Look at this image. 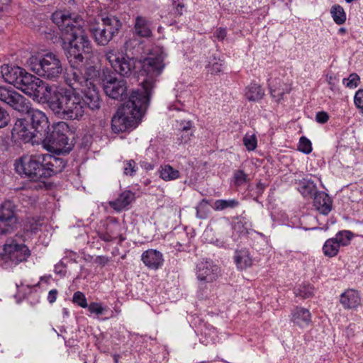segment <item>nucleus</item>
Wrapping results in <instances>:
<instances>
[{
    "instance_id": "nucleus-41",
    "label": "nucleus",
    "mask_w": 363,
    "mask_h": 363,
    "mask_svg": "<svg viewBox=\"0 0 363 363\" xmlns=\"http://www.w3.org/2000/svg\"><path fill=\"white\" fill-rule=\"evenodd\" d=\"M73 302L77 303L82 308H86L88 306L84 294L80 291H77L74 294Z\"/></svg>"
},
{
    "instance_id": "nucleus-36",
    "label": "nucleus",
    "mask_w": 363,
    "mask_h": 363,
    "mask_svg": "<svg viewBox=\"0 0 363 363\" xmlns=\"http://www.w3.org/2000/svg\"><path fill=\"white\" fill-rule=\"evenodd\" d=\"M243 144L249 151H252L257 147V138L255 134H246L243 138Z\"/></svg>"
},
{
    "instance_id": "nucleus-51",
    "label": "nucleus",
    "mask_w": 363,
    "mask_h": 363,
    "mask_svg": "<svg viewBox=\"0 0 363 363\" xmlns=\"http://www.w3.org/2000/svg\"><path fill=\"white\" fill-rule=\"evenodd\" d=\"M270 90L272 97L276 100V101L279 102L284 96L281 94V91H277V86L273 85H271Z\"/></svg>"
},
{
    "instance_id": "nucleus-9",
    "label": "nucleus",
    "mask_w": 363,
    "mask_h": 363,
    "mask_svg": "<svg viewBox=\"0 0 363 363\" xmlns=\"http://www.w3.org/2000/svg\"><path fill=\"white\" fill-rule=\"evenodd\" d=\"M122 27V23L115 16L102 17L101 21L91 23L89 31L95 42L102 46L108 43L116 36Z\"/></svg>"
},
{
    "instance_id": "nucleus-28",
    "label": "nucleus",
    "mask_w": 363,
    "mask_h": 363,
    "mask_svg": "<svg viewBox=\"0 0 363 363\" xmlns=\"http://www.w3.org/2000/svg\"><path fill=\"white\" fill-rule=\"evenodd\" d=\"M298 191L304 197H313L317 192L315 183L308 179H303L298 183Z\"/></svg>"
},
{
    "instance_id": "nucleus-49",
    "label": "nucleus",
    "mask_w": 363,
    "mask_h": 363,
    "mask_svg": "<svg viewBox=\"0 0 363 363\" xmlns=\"http://www.w3.org/2000/svg\"><path fill=\"white\" fill-rule=\"evenodd\" d=\"M273 86H277V91H281L282 95H284L286 93H289L291 89L290 85L281 82H279L275 84H273Z\"/></svg>"
},
{
    "instance_id": "nucleus-58",
    "label": "nucleus",
    "mask_w": 363,
    "mask_h": 363,
    "mask_svg": "<svg viewBox=\"0 0 363 363\" xmlns=\"http://www.w3.org/2000/svg\"><path fill=\"white\" fill-rule=\"evenodd\" d=\"M11 2V0H0V11L4 9V6H8Z\"/></svg>"
},
{
    "instance_id": "nucleus-40",
    "label": "nucleus",
    "mask_w": 363,
    "mask_h": 363,
    "mask_svg": "<svg viewBox=\"0 0 363 363\" xmlns=\"http://www.w3.org/2000/svg\"><path fill=\"white\" fill-rule=\"evenodd\" d=\"M11 121V117L8 111L0 106V128L6 127Z\"/></svg>"
},
{
    "instance_id": "nucleus-3",
    "label": "nucleus",
    "mask_w": 363,
    "mask_h": 363,
    "mask_svg": "<svg viewBox=\"0 0 363 363\" xmlns=\"http://www.w3.org/2000/svg\"><path fill=\"white\" fill-rule=\"evenodd\" d=\"M149 102L147 97L138 91H133L129 99L123 104L113 116L111 128L116 133L135 127L146 111Z\"/></svg>"
},
{
    "instance_id": "nucleus-50",
    "label": "nucleus",
    "mask_w": 363,
    "mask_h": 363,
    "mask_svg": "<svg viewBox=\"0 0 363 363\" xmlns=\"http://www.w3.org/2000/svg\"><path fill=\"white\" fill-rule=\"evenodd\" d=\"M87 307L89 308V311L91 313H94L96 314H102L103 313V311H104L103 307L97 303H91Z\"/></svg>"
},
{
    "instance_id": "nucleus-10",
    "label": "nucleus",
    "mask_w": 363,
    "mask_h": 363,
    "mask_svg": "<svg viewBox=\"0 0 363 363\" xmlns=\"http://www.w3.org/2000/svg\"><path fill=\"white\" fill-rule=\"evenodd\" d=\"M15 169L19 174H24L31 180L44 178L43 157L40 155L24 156L16 163Z\"/></svg>"
},
{
    "instance_id": "nucleus-60",
    "label": "nucleus",
    "mask_w": 363,
    "mask_h": 363,
    "mask_svg": "<svg viewBox=\"0 0 363 363\" xmlns=\"http://www.w3.org/2000/svg\"><path fill=\"white\" fill-rule=\"evenodd\" d=\"M118 355H114V360L116 363H118Z\"/></svg>"
},
{
    "instance_id": "nucleus-12",
    "label": "nucleus",
    "mask_w": 363,
    "mask_h": 363,
    "mask_svg": "<svg viewBox=\"0 0 363 363\" xmlns=\"http://www.w3.org/2000/svg\"><path fill=\"white\" fill-rule=\"evenodd\" d=\"M101 82L105 94L110 98L123 100L127 96V82L115 74H103Z\"/></svg>"
},
{
    "instance_id": "nucleus-20",
    "label": "nucleus",
    "mask_w": 363,
    "mask_h": 363,
    "mask_svg": "<svg viewBox=\"0 0 363 363\" xmlns=\"http://www.w3.org/2000/svg\"><path fill=\"white\" fill-rule=\"evenodd\" d=\"M1 73L6 82L13 84L16 87L21 74L24 73V69L19 67H10L4 65L1 66Z\"/></svg>"
},
{
    "instance_id": "nucleus-61",
    "label": "nucleus",
    "mask_w": 363,
    "mask_h": 363,
    "mask_svg": "<svg viewBox=\"0 0 363 363\" xmlns=\"http://www.w3.org/2000/svg\"><path fill=\"white\" fill-rule=\"evenodd\" d=\"M184 7V5H182L180 4H178L177 6V9L179 8V9H182Z\"/></svg>"
},
{
    "instance_id": "nucleus-4",
    "label": "nucleus",
    "mask_w": 363,
    "mask_h": 363,
    "mask_svg": "<svg viewBox=\"0 0 363 363\" xmlns=\"http://www.w3.org/2000/svg\"><path fill=\"white\" fill-rule=\"evenodd\" d=\"M147 55V57L140 55L139 62L142 64L140 74L144 79L142 82V89L135 91H138L143 97H147L149 102L157 78L164 68V63L163 53L160 48L149 50Z\"/></svg>"
},
{
    "instance_id": "nucleus-44",
    "label": "nucleus",
    "mask_w": 363,
    "mask_h": 363,
    "mask_svg": "<svg viewBox=\"0 0 363 363\" xmlns=\"http://www.w3.org/2000/svg\"><path fill=\"white\" fill-rule=\"evenodd\" d=\"M80 65L77 68L72 67L73 69L72 71L71 75L72 77V79L74 82L82 84L84 82V78L82 76V73L79 70Z\"/></svg>"
},
{
    "instance_id": "nucleus-23",
    "label": "nucleus",
    "mask_w": 363,
    "mask_h": 363,
    "mask_svg": "<svg viewBox=\"0 0 363 363\" xmlns=\"http://www.w3.org/2000/svg\"><path fill=\"white\" fill-rule=\"evenodd\" d=\"M291 320L295 324L303 327L308 325L311 322V315L309 310L301 307H296L292 313Z\"/></svg>"
},
{
    "instance_id": "nucleus-25",
    "label": "nucleus",
    "mask_w": 363,
    "mask_h": 363,
    "mask_svg": "<svg viewBox=\"0 0 363 363\" xmlns=\"http://www.w3.org/2000/svg\"><path fill=\"white\" fill-rule=\"evenodd\" d=\"M235 262L237 267L240 269H246L252 264V259L250 256V252L245 249L236 250L235 255Z\"/></svg>"
},
{
    "instance_id": "nucleus-19",
    "label": "nucleus",
    "mask_w": 363,
    "mask_h": 363,
    "mask_svg": "<svg viewBox=\"0 0 363 363\" xmlns=\"http://www.w3.org/2000/svg\"><path fill=\"white\" fill-rule=\"evenodd\" d=\"M142 260L148 268L152 269H159L164 261L162 254L152 249L146 250L143 253Z\"/></svg>"
},
{
    "instance_id": "nucleus-56",
    "label": "nucleus",
    "mask_w": 363,
    "mask_h": 363,
    "mask_svg": "<svg viewBox=\"0 0 363 363\" xmlns=\"http://www.w3.org/2000/svg\"><path fill=\"white\" fill-rule=\"evenodd\" d=\"M208 203V201L206 200V199H203L201 203H199V206L196 208V216L197 217L200 218H204L205 216H201L200 215V212H199V208L202 206L203 203Z\"/></svg>"
},
{
    "instance_id": "nucleus-18",
    "label": "nucleus",
    "mask_w": 363,
    "mask_h": 363,
    "mask_svg": "<svg viewBox=\"0 0 363 363\" xmlns=\"http://www.w3.org/2000/svg\"><path fill=\"white\" fill-rule=\"evenodd\" d=\"M133 32L135 35L140 38H151L152 36L151 22L145 16H136Z\"/></svg>"
},
{
    "instance_id": "nucleus-38",
    "label": "nucleus",
    "mask_w": 363,
    "mask_h": 363,
    "mask_svg": "<svg viewBox=\"0 0 363 363\" xmlns=\"http://www.w3.org/2000/svg\"><path fill=\"white\" fill-rule=\"evenodd\" d=\"M298 150L309 154L312 151L311 143L306 137L302 136L299 140Z\"/></svg>"
},
{
    "instance_id": "nucleus-16",
    "label": "nucleus",
    "mask_w": 363,
    "mask_h": 363,
    "mask_svg": "<svg viewBox=\"0 0 363 363\" xmlns=\"http://www.w3.org/2000/svg\"><path fill=\"white\" fill-rule=\"evenodd\" d=\"M218 267L209 262H201L197 265V278L201 281L213 282L218 276Z\"/></svg>"
},
{
    "instance_id": "nucleus-13",
    "label": "nucleus",
    "mask_w": 363,
    "mask_h": 363,
    "mask_svg": "<svg viewBox=\"0 0 363 363\" xmlns=\"http://www.w3.org/2000/svg\"><path fill=\"white\" fill-rule=\"evenodd\" d=\"M0 101L18 112L28 111L30 102L11 88L0 86Z\"/></svg>"
},
{
    "instance_id": "nucleus-31",
    "label": "nucleus",
    "mask_w": 363,
    "mask_h": 363,
    "mask_svg": "<svg viewBox=\"0 0 363 363\" xmlns=\"http://www.w3.org/2000/svg\"><path fill=\"white\" fill-rule=\"evenodd\" d=\"M43 166H44V178H48L54 174L59 173L55 172V166L53 162L50 160V155H43Z\"/></svg>"
},
{
    "instance_id": "nucleus-46",
    "label": "nucleus",
    "mask_w": 363,
    "mask_h": 363,
    "mask_svg": "<svg viewBox=\"0 0 363 363\" xmlns=\"http://www.w3.org/2000/svg\"><path fill=\"white\" fill-rule=\"evenodd\" d=\"M223 64L220 61H214L208 65L209 72L211 74H217L221 72Z\"/></svg>"
},
{
    "instance_id": "nucleus-39",
    "label": "nucleus",
    "mask_w": 363,
    "mask_h": 363,
    "mask_svg": "<svg viewBox=\"0 0 363 363\" xmlns=\"http://www.w3.org/2000/svg\"><path fill=\"white\" fill-rule=\"evenodd\" d=\"M124 174L133 176L136 172V163L133 160H126L123 162Z\"/></svg>"
},
{
    "instance_id": "nucleus-14",
    "label": "nucleus",
    "mask_w": 363,
    "mask_h": 363,
    "mask_svg": "<svg viewBox=\"0 0 363 363\" xmlns=\"http://www.w3.org/2000/svg\"><path fill=\"white\" fill-rule=\"evenodd\" d=\"M4 259H9L13 264H17L26 260L30 256V250L26 245H19L12 238L6 240L4 245Z\"/></svg>"
},
{
    "instance_id": "nucleus-37",
    "label": "nucleus",
    "mask_w": 363,
    "mask_h": 363,
    "mask_svg": "<svg viewBox=\"0 0 363 363\" xmlns=\"http://www.w3.org/2000/svg\"><path fill=\"white\" fill-rule=\"evenodd\" d=\"M233 179L235 185L240 186L246 183L249 179L248 175L243 170L239 169L235 172Z\"/></svg>"
},
{
    "instance_id": "nucleus-43",
    "label": "nucleus",
    "mask_w": 363,
    "mask_h": 363,
    "mask_svg": "<svg viewBox=\"0 0 363 363\" xmlns=\"http://www.w3.org/2000/svg\"><path fill=\"white\" fill-rule=\"evenodd\" d=\"M42 224L43 222L40 219L32 218L29 222V227L28 226V230H29L32 233H35L40 230Z\"/></svg>"
},
{
    "instance_id": "nucleus-5",
    "label": "nucleus",
    "mask_w": 363,
    "mask_h": 363,
    "mask_svg": "<svg viewBox=\"0 0 363 363\" xmlns=\"http://www.w3.org/2000/svg\"><path fill=\"white\" fill-rule=\"evenodd\" d=\"M124 47L126 52H130L131 57L127 53L123 54L113 49L106 51L105 57L116 73L128 77L135 68V60L139 61L143 45L138 39L133 38L127 40Z\"/></svg>"
},
{
    "instance_id": "nucleus-30",
    "label": "nucleus",
    "mask_w": 363,
    "mask_h": 363,
    "mask_svg": "<svg viewBox=\"0 0 363 363\" xmlns=\"http://www.w3.org/2000/svg\"><path fill=\"white\" fill-rule=\"evenodd\" d=\"M160 174V177L165 181L176 179L179 177V172L169 164L161 167Z\"/></svg>"
},
{
    "instance_id": "nucleus-57",
    "label": "nucleus",
    "mask_w": 363,
    "mask_h": 363,
    "mask_svg": "<svg viewBox=\"0 0 363 363\" xmlns=\"http://www.w3.org/2000/svg\"><path fill=\"white\" fill-rule=\"evenodd\" d=\"M326 78H327V82L331 86L330 89H333V86H335V83H334L333 80L335 79V77H333L331 75L330 76L327 75Z\"/></svg>"
},
{
    "instance_id": "nucleus-47",
    "label": "nucleus",
    "mask_w": 363,
    "mask_h": 363,
    "mask_svg": "<svg viewBox=\"0 0 363 363\" xmlns=\"http://www.w3.org/2000/svg\"><path fill=\"white\" fill-rule=\"evenodd\" d=\"M194 132H188L183 130H180L179 136L178 138V140L179 141V143H188L191 137L193 135Z\"/></svg>"
},
{
    "instance_id": "nucleus-55",
    "label": "nucleus",
    "mask_w": 363,
    "mask_h": 363,
    "mask_svg": "<svg viewBox=\"0 0 363 363\" xmlns=\"http://www.w3.org/2000/svg\"><path fill=\"white\" fill-rule=\"evenodd\" d=\"M57 294V291L56 289H52V290L50 291L48 297V299L50 303H52L55 301Z\"/></svg>"
},
{
    "instance_id": "nucleus-29",
    "label": "nucleus",
    "mask_w": 363,
    "mask_h": 363,
    "mask_svg": "<svg viewBox=\"0 0 363 363\" xmlns=\"http://www.w3.org/2000/svg\"><path fill=\"white\" fill-rule=\"evenodd\" d=\"M340 245L338 242L334 239H328L323 247V251L325 255L333 257L337 255L339 252Z\"/></svg>"
},
{
    "instance_id": "nucleus-1",
    "label": "nucleus",
    "mask_w": 363,
    "mask_h": 363,
    "mask_svg": "<svg viewBox=\"0 0 363 363\" xmlns=\"http://www.w3.org/2000/svg\"><path fill=\"white\" fill-rule=\"evenodd\" d=\"M89 88H83L82 94L75 89L60 88L50 94L47 103L50 110L64 119L79 120L87 108L97 111L101 108L99 91L89 83Z\"/></svg>"
},
{
    "instance_id": "nucleus-21",
    "label": "nucleus",
    "mask_w": 363,
    "mask_h": 363,
    "mask_svg": "<svg viewBox=\"0 0 363 363\" xmlns=\"http://www.w3.org/2000/svg\"><path fill=\"white\" fill-rule=\"evenodd\" d=\"M313 196V206L320 213L327 215L332 207V201L328 195L323 192H315Z\"/></svg>"
},
{
    "instance_id": "nucleus-22",
    "label": "nucleus",
    "mask_w": 363,
    "mask_h": 363,
    "mask_svg": "<svg viewBox=\"0 0 363 363\" xmlns=\"http://www.w3.org/2000/svg\"><path fill=\"white\" fill-rule=\"evenodd\" d=\"M340 301L345 308L352 309L360 305L361 298L357 291L347 289L341 295Z\"/></svg>"
},
{
    "instance_id": "nucleus-8",
    "label": "nucleus",
    "mask_w": 363,
    "mask_h": 363,
    "mask_svg": "<svg viewBox=\"0 0 363 363\" xmlns=\"http://www.w3.org/2000/svg\"><path fill=\"white\" fill-rule=\"evenodd\" d=\"M16 88L32 96L39 103H45L51 94V86L40 78L24 70Z\"/></svg>"
},
{
    "instance_id": "nucleus-7",
    "label": "nucleus",
    "mask_w": 363,
    "mask_h": 363,
    "mask_svg": "<svg viewBox=\"0 0 363 363\" xmlns=\"http://www.w3.org/2000/svg\"><path fill=\"white\" fill-rule=\"evenodd\" d=\"M52 130H48L42 138L43 145L49 151L56 153L67 152L72 149V144L69 143L68 135L70 129L66 122L61 121L55 124Z\"/></svg>"
},
{
    "instance_id": "nucleus-2",
    "label": "nucleus",
    "mask_w": 363,
    "mask_h": 363,
    "mask_svg": "<svg viewBox=\"0 0 363 363\" xmlns=\"http://www.w3.org/2000/svg\"><path fill=\"white\" fill-rule=\"evenodd\" d=\"M52 19L62 33V47L71 67L77 68L84 61L83 53L91 50V43L81 25V21L69 12L57 11Z\"/></svg>"
},
{
    "instance_id": "nucleus-48",
    "label": "nucleus",
    "mask_w": 363,
    "mask_h": 363,
    "mask_svg": "<svg viewBox=\"0 0 363 363\" xmlns=\"http://www.w3.org/2000/svg\"><path fill=\"white\" fill-rule=\"evenodd\" d=\"M354 101L357 107L363 110V89L356 92Z\"/></svg>"
},
{
    "instance_id": "nucleus-42",
    "label": "nucleus",
    "mask_w": 363,
    "mask_h": 363,
    "mask_svg": "<svg viewBox=\"0 0 363 363\" xmlns=\"http://www.w3.org/2000/svg\"><path fill=\"white\" fill-rule=\"evenodd\" d=\"M50 160L55 166V172H61L66 166V162L62 158L50 155Z\"/></svg>"
},
{
    "instance_id": "nucleus-26",
    "label": "nucleus",
    "mask_w": 363,
    "mask_h": 363,
    "mask_svg": "<svg viewBox=\"0 0 363 363\" xmlns=\"http://www.w3.org/2000/svg\"><path fill=\"white\" fill-rule=\"evenodd\" d=\"M264 95L263 89L257 84H250L245 91V96L247 100L257 101L261 100Z\"/></svg>"
},
{
    "instance_id": "nucleus-59",
    "label": "nucleus",
    "mask_w": 363,
    "mask_h": 363,
    "mask_svg": "<svg viewBox=\"0 0 363 363\" xmlns=\"http://www.w3.org/2000/svg\"><path fill=\"white\" fill-rule=\"evenodd\" d=\"M345 32H346V29H345V28H340L339 29V33H342V34L345 33Z\"/></svg>"
},
{
    "instance_id": "nucleus-6",
    "label": "nucleus",
    "mask_w": 363,
    "mask_h": 363,
    "mask_svg": "<svg viewBox=\"0 0 363 363\" xmlns=\"http://www.w3.org/2000/svg\"><path fill=\"white\" fill-rule=\"evenodd\" d=\"M26 64L29 69L38 76L52 81L57 80L63 71L59 57L51 52L43 56L32 55Z\"/></svg>"
},
{
    "instance_id": "nucleus-27",
    "label": "nucleus",
    "mask_w": 363,
    "mask_h": 363,
    "mask_svg": "<svg viewBox=\"0 0 363 363\" xmlns=\"http://www.w3.org/2000/svg\"><path fill=\"white\" fill-rule=\"evenodd\" d=\"M100 76V72L99 68L95 65H89L86 66L85 68L84 72V82L85 84L84 88H89L91 86L89 83L91 84L94 88L97 89L96 85L94 84L93 80L96 79Z\"/></svg>"
},
{
    "instance_id": "nucleus-15",
    "label": "nucleus",
    "mask_w": 363,
    "mask_h": 363,
    "mask_svg": "<svg viewBox=\"0 0 363 363\" xmlns=\"http://www.w3.org/2000/svg\"><path fill=\"white\" fill-rule=\"evenodd\" d=\"M28 114L32 128L42 140L48 130H50V123L46 115L38 109H32L30 106L29 111H26Z\"/></svg>"
},
{
    "instance_id": "nucleus-32",
    "label": "nucleus",
    "mask_w": 363,
    "mask_h": 363,
    "mask_svg": "<svg viewBox=\"0 0 363 363\" xmlns=\"http://www.w3.org/2000/svg\"><path fill=\"white\" fill-rule=\"evenodd\" d=\"M332 17L334 21L338 24L342 25L346 21V14L342 6L340 5L333 6L330 11Z\"/></svg>"
},
{
    "instance_id": "nucleus-11",
    "label": "nucleus",
    "mask_w": 363,
    "mask_h": 363,
    "mask_svg": "<svg viewBox=\"0 0 363 363\" xmlns=\"http://www.w3.org/2000/svg\"><path fill=\"white\" fill-rule=\"evenodd\" d=\"M18 223L15 204L6 201L0 204V235L10 234Z\"/></svg>"
},
{
    "instance_id": "nucleus-33",
    "label": "nucleus",
    "mask_w": 363,
    "mask_h": 363,
    "mask_svg": "<svg viewBox=\"0 0 363 363\" xmlns=\"http://www.w3.org/2000/svg\"><path fill=\"white\" fill-rule=\"evenodd\" d=\"M238 204H239V202L235 199L216 200L214 202L213 208L216 211H223L228 208H233L238 206Z\"/></svg>"
},
{
    "instance_id": "nucleus-17",
    "label": "nucleus",
    "mask_w": 363,
    "mask_h": 363,
    "mask_svg": "<svg viewBox=\"0 0 363 363\" xmlns=\"http://www.w3.org/2000/svg\"><path fill=\"white\" fill-rule=\"evenodd\" d=\"M12 135H16L24 143H29L34 138L38 137L34 130L30 131L28 128V123L24 119H18L16 121L12 129Z\"/></svg>"
},
{
    "instance_id": "nucleus-54",
    "label": "nucleus",
    "mask_w": 363,
    "mask_h": 363,
    "mask_svg": "<svg viewBox=\"0 0 363 363\" xmlns=\"http://www.w3.org/2000/svg\"><path fill=\"white\" fill-rule=\"evenodd\" d=\"M181 129L188 132H193L192 129V122L191 121H182L180 123Z\"/></svg>"
},
{
    "instance_id": "nucleus-34",
    "label": "nucleus",
    "mask_w": 363,
    "mask_h": 363,
    "mask_svg": "<svg viewBox=\"0 0 363 363\" xmlns=\"http://www.w3.org/2000/svg\"><path fill=\"white\" fill-rule=\"evenodd\" d=\"M352 233L350 231L342 230L337 233L334 239L337 241V242H338L340 246H345L349 244L350 240L352 238Z\"/></svg>"
},
{
    "instance_id": "nucleus-45",
    "label": "nucleus",
    "mask_w": 363,
    "mask_h": 363,
    "mask_svg": "<svg viewBox=\"0 0 363 363\" xmlns=\"http://www.w3.org/2000/svg\"><path fill=\"white\" fill-rule=\"evenodd\" d=\"M359 80L360 78L358 74L352 73L349 76L346 86L350 88L357 87Z\"/></svg>"
},
{
    "instance_id": "nucleus-53",
    "label": "nucleus",
    "mask_w": 363,
    "mask_h": 363,
    "mask_svg": "<svg viewBox=\"0 0 363 363\" xmlns=\"http://www.w3.org/2000/svg\"><path fill=\"white\" fill-rule=\"evenodd\" d=\"M226 30L225 28H219L214 32V37L219 40H223L226 37Z\"/></svg>"
},
{
    "instance_id": "nucleus-35",
    "label": "nucleus",
    "mask_w": 363,
    "mask_h": 363,
    "mask_svg": "<svg viewBox=\"0 0 363 363\" xmlns=\"http://www.w3.org/2000/svg\"><path fill=\"white\" fill-rule=\"evenodd\" d=\"M294 294L296 296L308 298L313 296V288L309 285H303L296 289Z\"/></svg>"
},
{
    "instance_id": "nucleus-52",
    "label": "nucleus",
    "mask_w": 363,
    "mask_h": 363,
    "mask_svg": "<svg viewBox=\"0 0 363 363\" xmlns=\"http://www.w3.org/2000/svg\"><path fill=\"white\" fill-rule=\"evenodd\" d=\"M329 116L326 112L320 111L317 113L315 119L320 123H325L328 121Z\"/></svg>"
},
{
    "instance_id": "nucleus-24",
    "label": "nucleus",
    "mask_w": 363,
    "mask_h": 363,
    "mask_svg": "<svg viewBox=\"0 0 363 363\" xmlns=\"http://www.w3.org/2000/svg\"><path fill=\"white\" fill-rule=\"evenodd\" d=\"M133 198L134 196L130 191H125L121 193L115 201H110L109 205L116 211H120L128 206Z\"/></svg>"
}]
</instances>
